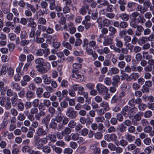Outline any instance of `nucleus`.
Listing matches in <instances>:
<instances>
[{"label": "nucleus", "instance_id": "nucleus-1", "mask_svg": "<svg viewBox=\"0 0 154 154\" xmlns=\"http://www.w3.org/2000/svg\"><path fill=\"white\" fill-rule=\"evenodd\" d=\"M34 144L38 149H42V152L45 153H50L51 152V150L49 147L47 146H43L44 145L48 143L47 138H40L37 136H34Z\"/></svg>", "mask_w": 154, "mask_h": 154}, {"label": "nucleus", "instance_id": "nucleus-2", "mask_svg": "<svg viewBox=\"0 0 154 154\" xmlns=\"http://www.w3.org/2000/svg\"><path fill=\"white\" fill-rule=\"evenodd\" d=\"M35 63L36 65L35 67L37 70L41 73H45L48 72L51 67L49 63H45V60L42 58H38L35 60Z\"/></svg>", "mask_w": 154, "mask_h": 154}, {"label": "nucleus", "instance_id": "nucleus-3", "mask_svg": "<svg viewBox=\"0 0 154 154\" xmlns=\"http://www.w3.org/2000/svg\"><path fill=\"white\" fill-rule=\"evenodd\" d=\"M96 89L98 94L103 96L104 100H108L110 98V94L108 92L109 89L107 88L103 85L98 83L96 85Z\"/></svg>", "mask_w": 154, "mask_h": 154}, {"label": "nucleus", "instance_id": "nucleus-4", "mask_svg": "<svg viewBox=\"0 0 154 154\" xmlns=\"http://www.w3.org/2000/svg\"><path fill=\"white\" fill-rule=\"evenodd\" d=\"M137 111V108L136 107H131L127 105L123 107L121 113L124 117L131 118Z\"/></svg>", "mask_w": 154, "mask_h": 154}, {"label": "nucleus", "instance_id": "nucleus-5", "mask_svg": "<svg viewBox=\"0 0 154 154\" xmlns=\"http://www.w3.org/2000/svg\"><path fill=\"white\" fill-rule=\"evenodd\" d=\"M115 40L116 46L114 45H110V48L114 52L120 53L121 50V48H122L123 46V42L119 37L116 38Z\"/></svg>", "mask_w": 154, "mask_h": 154}, {"label": "nucleus", "instance_id": "nucleus-6", "mask_svg": "<svg viewBox=\"0 0 154 154\" xmlns=\"http://www.w3.org/2000/svg\"><path fill=\"white\" fill-rule=\"evenodd\" d=\"M66 114L67 117L72 119H75L78 115L77 112L72 107H69L67 108Z\"/></svg>", "mask_w": 154, "mask_h": 154}, {"label": "nucleus", "instance_id": "nucleus-7", "mask_svg": "<svg viewBox=\"0 0 154 154\" xmlns=\"http://www.w3.org/2000/svg\"><path fill=\"white\" fill-rule=\"evenodd\" d=\"M72 76L78 80L80 81H82L84 80V76L80 73V72L77 70L73 69L72 70Z\"/></svg>", "mask_w": 154, "mask_h": 154}, {"label": "nucleus", "instance_id": "nucleus-8", "mask_svg": "<svg viewBox=\"0 0 154 154\" xmlns=\"http://www.w3.org/2000/svg\"><path fill=\"white\" fill-rule=\"evenodd\" d=\"M89 149L92 151L94 154H100V148L97 147L96 144H91L89 146Z\"/></svg>", "mask_w": 154, "mask_h": 154}, {"label": "nucleus", "instance_id": "nucleus-9", "mask_svg": "<svg viewBox=\"0 0 154 154\" xmlns=\"http://www.w3.org/2000/svg\"><path fill=\"white\" fill-rule=\"evenodd\" d=\"M36 134L37 136L39 137V136H44L47 134V132L46 130L44 129L43 127H39L36 131Z\"/></svg>", "mask_w": 154, "mask_h": 154}, {"label": "nucleus", "instance_id": "nucleus-10", "mask_svg": "<svg viewBox=\"0 0 154 154\" xmlns=\"http://www.w3.org/2000/svg\"><path fill=\"white\" fill-rule=\"evenodd\" d=\"M105 139L108 142L115 141L117 139V136L116 134H107L105 136Z\"/></svg>", "mask_w": 154, "mask_h": 154}, {"label": "nucleus", "instance_id": "nucleus-11", "mask_svg": "<svg viewBox=\"0 0 154 154\" xmlns=\"http://www.w3.org/2000/svg\"><path fill=\"white\" fill-rule=\"evenodd\" d=\"M8 37L10 40L11 41H14L15 40V42L17 44L20 43V38L19 37H17L15 34L13 33H11L8 34Z\"/></svg>", "mask_w": 154, "mask_h": 154}, {"label": "nucleus", "instance_id": "nucleus-12", "mask_svg": "<svg viewBox=\"0 0 154 154\" xmlns=\"http://www.w3.org/2000/svg\"><path fill=\"white\" fill-rule=\"evenodd\" d=\"M10 86L13 90H14L17 91H20L22 89V87L19 84L14 81L11 82Z\"/></svg>", "mask_w": 154, "mask_h": 154}, {"label": "nucleus", "instance_id": "nucleus-13", "mask_svg": "<svg viewBox=\"0 0 154 154\" xmlns=\"http://www.w3.org/2000/svg\"><path fill=\"white\" fill-rule=\"evenodd\" d=\"M121 53H119L118 59L120 61L123 60H124L125 56V54H126L128 53V51L127 48H121Z\"/></svg>", "mask_w": 154, "mask_h": 154}, {"label": "nucleus", "instance_id": "nucleus-14", "mask_svg": "<svg viewBox=\"0 0 154 154\" xmlns=\"http://www.w3.org/2000/svg\"><path fill=\"white\" fill-rule=\"evenodd\" d=\"M139 76V75L138 73L133 72L128 77L127 80V81H130L131 80L135 81L138 79Z\"/></svg>", "mask_w": 154, "mask_h": 154}, {"label": "nucleus", "instance_id": "nucleus-15", "mask_svg": "<svg viewBox=\"0 0 154 154\" xmlns=\"http://www.w3.org/2000/svg\"><path fill=\"white\" fill-rule=\"evenodd\" d=\"M113 41V39L108 36L104 37L103 45L104 46H107L111 45Z\"/></svg>", "mask_w": 154, "mask_h": 154}, {"label": "nucleus", "instance_id": "nucleus-16", "mask_svg": "<svg viewBox=\"0 0 154 154\" xmlns=\"http://www.w3.org/2000/svg\"><path fill=\"white\" fill-rule=\"evenodd\" d=\"M120 76L118 75H116L113 77L112 85L116 87H118V84L120 81Z\"/></svg>", "mask_w": 154, "mask_h": 154}, {"label": "nucleus", "instance_id": "nucleus-17", "mask_svg": "<svg viewBox=\"0 0 154 154\" xmlns=\"http://www.w3.org/2000/svg\"><path fill=\"white\" fill-rule=\"evenodd\" d=\"M125 138L126 140L128 142L131 143L134 141L135 140V137L129 133H127L125 135Z\"/></svg>", "mask_w": 154, "mask_h": 154}, {"label": "nucleus", "instance_id": "nucleus-18", "mask_svg": "<svg viewBox=\"0 0 154 154\" xmlns=\"http://www.w3.org/2000/svg\"><path fill=\"white\" fill-rule=\"evenodd\" d=\"M27 26L32 28H35L37 26V24L35 22L34 19L33 18L30 17L29 18V22L27 24Z\"/></svg>", "mask_w": 154, "mask_h": 154}, {"label": "nucleus", "instance_id": "nucleus-19", "mask_svg": "<svg viewBox=\"0 0 154 154\" xmlns=\"http://www.w3.org/2000/svg\"><path fill=\"white\" fill-rule=\"evenodd\" d=\"M152 128L150 126H147L144 128V131L146 133H149L150 136H154V131H152Z\"/></svg>", "mask_w": 154, "mask_h": 154}, {"label": "nucleus", "instance_id": "nucleus-20", "mask_svg": "<svg viewBox=\"0 0 154 154\" xmlns=\"http://www.w3.org/2000/svg\"><path fill=\"white\" fill-rule=\"evenodd\" d=\"M50 119V115H48L45 117L41 121L42 124H45L47 128H48V124Z\"/></svg>", "mask_w": 154, "mask_h": 154}, {"label": "nucleus", "instance_id": "nucleus-21", "mask_svg": "<svg viewBox=\"0 0 154 154\" xmlns=\"http://www.w3.org/2000/svg\"><path fill=\"white\" fill-rule=\"evenodd\" d=\"M56 121L54 118L52 119L49 125V128H52L53 129L55 130L57 126V124L56 123Z\"/></svg>", "mask_w": 154, "mask_h": 154}, {"label": "nucleus", "instance_id": "nucleus-22", "mask_svg": "<svg viewBox=\"0 0 154 154\" xmlns=\"http://www.w3.org/2000/svg\"><path fill=\"white\" fill-rule=\"evenodd\" d=\"M6 87H5V83L2 81L0 82V91L2 95L5 94L6 91Z\"/></svg>", "mask_w": 154, "mask_h": 154}, {"label": "nucleus", "instance_id": "nucleus-23", "mask_svg": "<svg viewBox=\"0 0 154 154\" xmlns=\"http://www.w3.org/2000/svg\"><path fill=\"white\" fill-rule=\"evenodd\" d=\"M42 78L44 82L46 85H49L51 82V78L48 77L47 75H44L42 76Z\"/></svg>", "mask_w": 154, "mask_h": 154}, {"label": "nucleus", "instance_id": "nucleus-24", "mask_svg": "<svg viewBox=\"0 0 154 154\" xmlns=\"http://www.w3.org/2000/svg\"><path fill=\"white\" fill-rule=\"evenodd\" d=\"M12 105L10 99L9 98H7L4 107L5 109L9 110L11 109Z\"/></svg>", "mask_w": 154, "mask_h": 154}, {"label": "nucleus", "instance_id": "nucleus-25", "mask_svg": "<svg viewBox=\"0 0 154 154\" xmlns=\"http://www.w3.org/2000/svg\"><path fill=\"white\" fill-rule=\"evenodd\" d=\"M10 100L12 106L13 107L16 106L18 104V96L17 95L12 97Z\"/></svg>", "mask_w": 154, "mask_h": 154}, {"label": "nucleus", "instance_id": "nucleus-26", "mask_svg": "<svg viewBox=\"0 0 154 154\" xmlns=\"http://www.w3.org/2000/svg\"><path fill=\"white\" fill-rule=\"evenodd\" d=\"M119 17L124 21H127L129 19V16L126 13H123L119 14Z\"/></svg>", "mask_w": 154, "mask_h": 154}, {"label": "nucleus", "instance_id": "nucleus-27", "mask_svg": "<svg viewBox=\"0 0 154 154\" xmlns=\"http://www.w3.org/2000/svg\"><path fill=\"white\" fill-rule=\"evenodd\" d=\"M26 97L29 100L35 97L34 92L31 91H28L26 94Z\"/></svg>", "mask_w": 154, "mask_h": 154}, {"label": "nucleus", "instance_id": "nucleus-28", "mask_svg": "<svg viewBox=\"0 0 154 154\" xmlns=\"http://www.w3.org/2000/svg\"><path fill=\"white\" fill-rule=\"evenodd\" d=\"M100 106L104 108V109L108 111L109 109V107L108 103L106 101H102L100 104Z\"/></svg>", "mask_w": 154, "mask_h": 154}, {"label": "nucleus", "instance_id": "nucleus-29", "mask_svg": "<svg viewBox=\"0 0 154 154\" xmlns=\"http://www.w3.org/2000/svg\"><path fill=\"white\" fill-rule=\"evenodd\" d=\"M111 75L117 74L119 73V70L117 68L114 67L111 68L109 70Z\"/></svg>", "mask_w": 154, "mask_h": 154}, {"label": "nucleus", "instance_id": "nucleus-30", "mask_svg": "<svg viewBox=\"0 0 154 154\" xmlns=\"http://www.w3.org/2000/svg\"><path fill=\"white\" fill-rule=\"evenodd\" d=\"M26 7L27 9H29V10L30 9V11L33 13H35L36 11V9L33 5L29 4L28 3H26Z\"/></svg>", "mask_w": 154, "mask_h": 154}, {"label": "nucleus", "instance_id": "nucleus-31", "mask_svg": "<svg viewBox=\"0 0 154 154\" xmlns=\"http://www.w3.org/2000/svg\"><path fill=\"white\" fill-rule=\"evenodd\" d=\"M53 151L58 154H61L63 151L62 149L59 147H56L55 145H53L51 147Z\"/></svg>", "mask_w": 154, "mask_h": 154}, {"label": "nucleus", "instance_id": "nucleus-32", "mask_svg": "<svg viewBox=\"0 0 154 154\" xmlns=\"http://www.w3.org/2000/svg\"><path fill=\"white\" fill-rule=\"evenodd\" d=\"M147 38L146 37H142L140 38L138 41V43L140 45H142L147 42Z\"/></svg>", "mask_w": 154, "mask_h": 154}, {"label": "nucleus", "instance_id": "nucleus-33", "mask_svg": "<svg viewBox=\"0 0 154 154\" xmlns=\"http://www.w3.org/2000/svg\"><path fill=\"white\" fill-rule=\"evenodd\" d=\"M89 46L90 48H93L94 49L98 48L99 47L96 45V42L94 40H91L89 42Z\"/></svg>", "mask_w": 154, "mask_h": 154}, {"label": "nucleus", "instance_id": "nucleus-34", "mask_svg": "<svg viewBox=\"0 0 154 154\" xmlns=\"http://www.w3.org/2000/svg\"><path fill=\"white\" fill-rule=\"evenodd\" d=\"M51 0H42L40 2L41 7L42 8H46L48 7V4L47 2H50Z\"/></svg>", "mask_w": 154, "mask_h": 154}, {"label": "nucleus", "instance_id": "nucleus-35", "mask_svg": "<svg viewBox=\"0 0 154 154\" xmlns=\"http://www.w3.org/2000/svg\"><path fill=\"white\" fill-rule=\"evenodd\" d=\"M88 5H85L83 6L80 10V13L83 15L85 14L86 11L88 9Z\"/></svg>", "mask_w": 154, "mask_h": 154}, {"label": "nucleus", "instance_id": "nucleus-36", "mask_svg": "<svg viewBox=\"0 0 154 154\" xmlns=\"http://www.w3.org/2000/svg\"><path fill=\"white\" fill-rule=\"evenodd\" d=\"M83 44L82 46L83 48H85L86 52H87L88 50L89 49H91V48L88 47V45H89V42L88 40L86 38H85L83 41Z\"/></svg>", "mask_w": 154, "mask_h": 154}, {"label": "nucleus", "instance_id": "nucleus-37", "mask_svg": "<svg viewBox=\"0 0 154 154\" xmlns=\"http://www.w3.org/2000/svg\"><path fill=\"white\" fill-rule=\"evenodd\" d=\"M87 53L88 55H92V57L94 59H96L98 57L97 54L95 52L93 53L92 48L88 50Z\"/></svg>", "mask_w": 154, "mask_h": 154}, {"label": "nucleus", "instance_id": "nucleus-38", "mask_svg": "<svg viewBox=\"0 0 154 154\" xmlns=\"http://www.w3.org/2000/svg\"><path fill=\"white\" fill-rule=\"evenodd\" d=\"M108 1L106 0H97V2L100 4L97 6L98 8H103Z\"/></svg>", "mask_w": 154, "mask_h": 154}, {"label": "nucleus", "instance_id": "nucleus-39", "mask_svg": "<svg viewBox=\"0 0 154 154\" xmlns=\"http://www.w3.org/2000/svg\"><path fill=\"white\" fill-rule=\"evenodd\" d=\"M106 6V10L109 12H112L113 10V6L112 5L109 4L108 1L104 5L103 7Z\"/></svg>", "mask_w": 154, "mask_h": 154}, {"label": "nucleus", "instance_id": "nucleus-40", "mask_svg": "<svg viewBox=\"0 0 154 154\" xmlns=\"http://www.w3.org/2000/svg\"><path fill=\"white\" fill-rule=\"evenodd\" d=\"M6 95L8 97L13 96V97L17 95L16 92H14L11 89H8V90L6 89Z\"/></svg>", "mask_w": 154, "mask_h": 154}, {"label": "nucleus", "instance_id": "nucleus-41", "mask_svg": "<svg viewBox=\"0 0 154 154\" xmlns=\"http://www.w3.org/2000/svg\"><path fill=\"white\" fill-rule=\"evenodd\" d=\"M17 146V145L16 144H14L12 146V154H18L19 152V149Z\"/></svg>", "mask_w": 154, "mask_h": 154}, {"label": "nucleus", "instance_id": "nucleus-42", "mask_svg": "<svg viewBox=\"0 0 154 154\" xmlns=\"http://www.w3.org/2000/svg\"><path fill=\"white\" fill-rule=\"evenodd\" d=\"M108 30L110 32L109 34V35L110 36L114 35L117 32L115 28L112 26H109L108 28Z\"/></svg>", "mask_w": 154, "mask_h": 154}, {"label": "nucleus", "instance_id": "nucleus-43", "mask_svg": "<svg viewBox=\"0 0 154 154\" xmlns=\"http://www.w3.org/2000/svg\"><path fill=\"white\" fill-rule=\"evenodd\" d=\"M142 54L143 57L147 60L152 58V56L149 54L148 52L143 51L142 52Z\"/></svg>", "mask_w": 154, "mask_h": 154}, {"label": "nucleus", "instance_id": "nucleus-44", "mask_svg": "<svg viewBox=\"0 0 154 154\" xmlns=\"http://www.w3.org/2000/svg\"><path fill=\"white\" fill-rule=\"evenodd\" d=\"M7 69V66L6 65H3L2 67L1 70L0 71V76L2 75H5Z\"/></svg>", "mask_w": 154, "mask_h": 154}, {"label": "nucleus", "instance_id": "nucleus-45", "mask_svg": "<svg viewBox=\"0 0 154 154\" xmlns=\"http://www.w3.org/2000/svg\"><path fill=\"white\" fill-rule=\"evenodd\" d=\"M45 137L49 138V140L52 142L54 143L56 140V138L55 135L52 134H48V135L46 136Z\"/></svg>", "mask_w": 154, "mask_h": 154}, {"label": "nucleus", "instance_id": "nucleus-46", "mask_svg": "<svg viewBox=\"0 0 154 154\" xmlns=\"http://www.w3.org/2000/svg\"><path fill=\"white\" fill-rule=\"evenodd\" d=\"M131 37L128 35H125L124 38V39L125 42L124 43V45L125 46H126L127 47L129 45H130V44H127V43L130 42L131 40Z\"/></svg>", "mask_w": 154, "mask_h": 154}, {"label": "nucleus", "instance_id": "nucleus-47", "mask_svg": "<svg viewBox=\"0 0 154 154\" xmlns=\"http://www.w3.org/2000/svg\"><path fill=\"white\" fill-rule=\"evenodd\" d=\"M136 20L138 23L141 24L144 23L146 21V19L142 16H139Z\"/></svg>", "mask_w": 154, "mask_h": 154}, {"label": "nucleus", "instance_id": "nucleus-48", "mask_svg": "<svg viewBox=\"0 0 154 154\" xmlns=\"http://www.w3.org/2000/svg\"><path fill=\"white\" fill-rule=\"evenodd\" d=\"M143 114L142 112H138L134 115V118L136 121H139L141 119V116Z\"/></svg>", "mask_w": 154, "mask_h": 154}, {"label": "nucleus", "instance_id": "nucleus-49", "mask_svg": "<svg viewBox=\"0 0 154 154\" xmlns=\"http://www.w3.org/2000/svg\"><path fill=\"white\" fill-rule=\"evenodd\" d=\"M46 20L45 18L40 17L38 18L37 23L39 24L45 25L46 23Z\"/></svg>", "mask_w": 154, "mask_h": 154}, {"label": "nucleus", "instance_id": "nucleus-50", "mask_svg": "<svg viewBox=\"0 0 154 154\" xmlns=\"http://www.w3.org/2000/svg\"><path fill=\"white\" fill-rule=\"evenodd\" d=\"M58 57L60 58V62H63L65 60L63 52H59L57 53Z\"/></svg>", "mask_w": 154, "mask_h": 154}, {"label": "nucleus", "instance_id": "nucleus-51", "mask_svg": "<svg viewBox=\"0 0 154 154\" xmlns=\"http://www.w3.org/2000/svg\"><path fill=\"white\" fill-rule=\"evenodd\" d=\"M49 3V8L51 10H53L56 8L57 5L55 4L54 0H52Z\"/></svg>", "mask_w": 154, "mask_h": 154}, {"label": "nucleus", "instance_id": "nucleus-52", "mask_svg": "<svg viewBox=\"0 0 154 154\" xmlns=\"http://www.w3.org/2000/svg\"><path fill=\"white\" fill-rule=\"evenodd\" d=\"M76 123L73 120H71L68 124V127L71 128H73L76 126Z\"/></svg>", "mask_w": 154, "mask_h": 154}, {"label": "nucleus", "instance_id": "nucleus-53", "mask_svg": "<svg viewBox=\"0 0 154 154\" xmlns=\"http://www.w3.org/2000/svg\"><path fill=\"white\" fill-rule=\"evenodd\" d=\"M29 42V40H26V39H23L21 40V41H20V45L22 46H24L28 45Z\"/></svg>", "mask_w": 154, "mask_h": 154}, {"label": "nucleus", "instance_id": "nucleus-54", "mask_svg": "<svg viewBox=\"0 0 154 154\" xmlns=\"http://www.w3.org/2000/svg\"><path fill=\"white\" fill-rule=\"evenodd\" d=\"M63 132V134H64L65 135H69L70 134L71 132V130L70 128L68 127H66L62 131Z\"/></svg>", "mask_w": 154, "mask_h": 154}, {"label": "nucleus", "instance_id": "nucleus-55", "mask_svg": "<svg viewBox=\"0 0 154 154\" xmlns=\"http://www.w3.org/2000/svg\"><path fill=\"white\" fill-rule=\"evenodd\" d=\"M20 37L21 40L23 39H26L27 37L26 32L25 30L22 31L20 33Z\"/></svg>", "mask_w": 154, "mask_h": 154}, {"label": "nucleus", "instance_id": "nucleus-56", "mask_svg": "<svg viewBox=\"0 0 154 154\" xmlns=\"http://www.w3.org/2000/svg\"><path fill=\"white\" fill-rule=\"evenodd\" d=\"M136 147L134 144L131 143L127 146V148L128 151H131L134 150Z\"/></svg>", "mask_w": 154, "mask_h": 154}, {"label": "nucleus", "instance_id": "nucleus-57", "mask_svg": "<svg viewBox=\"0 0 154 154\" xmlns=\"http://www.w3.org/2000/svg\"><path fill=\"white\" fill-rule=\"evenodd\" d=\"M120 145L123 147H125L127 146L128 144V142L126 140L122 139L120 140Z\"/></svg>", "mask_w": 154, "mask_h": 154}, {"label": "nucleus", "instance_id": "nucleus-58", "mask_svg": "<svg viewBox=\"0 0 154 154\" xmlns=\"http://www.w3.org/2000/svg\"><path fill=\"white\" fill-rule=\"evenodd\" d=\"M62 45L63 47L66 48L69 50H71L72 49L71 45L68 42H63L62 43Z\"/></svg>", "mask_w": 154, "mask_h": 154}, {"label": "nucleus", "instance_id": "nucleus-59", "mask_svg": "<svg viewBox=\"0 0 154 154\" xmlns=\"http://www.w3.org/2000/svg\"><path fill=\"white\" fill-rule=\"evenodd\" d=\"M126 127L123 124H121L119 125L118 129L121 133H123L126 130Z\"/></svg>", "mask_w": 154, "mask_h": 154}, {"label": "nucleus", "instance_id": "nucleus-60", "mask_svg": "<svg viewBox=\"0 0 154 154\" xmlns=\"http://www.w3.org/2000/svg\"><path fill=\"white\" fill-rule=\"evenodd\" d=\"M30 146L28 145H25L22 147L21 150L23 153L28 152L29 153V152L30 151Z\"/></svg>", "mask_w": 154, "mask_h": 154}, {"label": "nucleus", "instance_id": "nucleus-61", "mask_svg": "<svg viewBox=\"0 0 154 154\" xmlns=\"http://www.w3.org/2000/svg\"><path fill=\"white\" fill-rule=\"evenodd\" d=\"M111 23V21L110 20L107 19H105L103 21V26H108Z\"/></svg>", "mask_w": 154, "mask_h": 154}, {"label": "nucleus", "instance_id": "nucleus-62", "mask_svg": "<svg viewBox=\"0 0 154 154\" xmlns=\"http://www.w3.org/2000/svg\"><path fill=\"white\" fill-rule=\"evenodd\" d=\"M5 18L8 21H11L13 19L14 15L12 13L9 12L7 14Z\"/></svg>", "mask_w": 154, "mask_h": 154}, {"label": "nucleus", "instance_id": "nucleus-63", "mask_svg": "<svg viewBox=\"0 0 154 154\" xmlns=\"http://www.w3.org/2000/svg\"><path fill=\"white\" fill-rule=\"evenodd\" d=\"M46 32L48 34H53L54 32V30L53 27V26H49L47 28Z\"/></svg>", "mask_w": 154, "mask_h": 154}, {"label": "nucleus", "instance_id": "nucleus-64", "mask_svg": "<svg viewBox=\"0 0 154 154\" xmlns=\"http://www.w3.org/2000/svg\"><path fill=\"white\" fill-rule=\"evenodd\" d=\"M18 109L20 111H23L24 107V103L22 102H20L18 103L17 105Z\"/></svg>", "mask_w": 154, "mask_h": 154}]
</instances>
